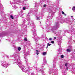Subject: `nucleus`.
<instances>
[{
	"mask_svg": "<svg viewBox=\"0 0 75 75\" xmlns=\"http://www.w3.org/2000/svg\"><path fill=\"white\" fill-rule=\"evenodd\" d=\"M14 62L13 63V64H16V65H18L23 72H28L29 71L28 68L24 67V66L22 65V62L20 59L19 55L16 54L14 56Z\"/></svg>",
	"mask_w": 75,
	"mask_h": 75,
	"instance_id": "nucleus-1",
	"label": "nucleus"
},
{
	"mask_svg": "<svg viewBox=\"0 0 75 75\" xmlns=\"http://www.w3.org/2000/svg\"><path fill=\"white\" fill-rule=\"evenodd\" d=\"M47 25H46V30L47 31H54L55 30H56L57 28H59V25L58 23V22H56L54 26H53L51 28H50V24L51 23L50 22V21L48 20L46 22Z\"/></svg>",
	"mask_w": 75,
	"mask_h": 75,
	"instance_id": "nucleus-2",
	"label": "nucleus"
},
{
	"mask_svg": "<svg viewBox=\"0 0 75 75\" xmlns=\"http://www.w3.org/2000/svg\"><path fill=\"white\" fill-rule=\"evenodd\" d=\"M28 21H29V22L27 25L28 27H30V26H31L32 28H33L32 31L33 33V38H34L35 37L37 36V34H36V31H35V26H34V22L32 21H31L30 19H28Z\"/></svg>",
	"mask_w": 75,
	"mask_h": 75,
	"instance_id": "nucleus-3",
	"label": "nucleus"
},
{
	"mask_svg": "<svg viewBox=\"0 0 75 75\" xmlns=\"http://www.w3.org/2000/svg\"><path fill=\"white\" fill-rule=\"evenodd\" d=\"M74 20H75L73 18H69L68 19H67L65 22L69 24H72V23L74 21Z\"/></svg>",
	"mask_w": 75,
	"mask_h": 75,
	"instance_id": "nucleus-4",
	"label": "nucleus"
},
{
	"mask_svg": "<svg viewBox=\"0 0 75 75\" xmlns=\"http://www.w3.org/2000/svg\"><path fill=\"white\" fill-rule=\"evenodd\" d=\"M68 32L69 33H70V34H71V35H72V34L75 35V29L73 27H72Z\"/></svg>",
	"mask_w": 75,
	"mask_h": 75,
	"instance_id": "nucleus-5",
	"label": "nucleus"
},
{
	"mask_svg": "<svg viewBox=\"0 0 75 75\" xmlns=\"http://www.w3.org/2000/svg\"><path fill=\"white\" fill-rule=\"evenodd\" d=\"M1 65L3 67H4L5 68H7L8 67L9 64H8L6 63V62H3L1 63Z\"/></svg>",
	"mask_w": 75,
	"mask_h": 75,
	"instance_id": "nucleus-6",
	"label": "nucleus"
},
{
	"mask_svg": "<svg viewBox=\"0 0 75 75\" xmlns=\"http://www.w3.org/2000/svg\"><path fill=\"white\" fill-rule=\"evenodd\" d=\"M14 1V0H11L10 1V3L11 4V5H12V6L13 7V8H15V9H16L17 8V7L15 6H13L12 5V4H15V3L13 2V1Z\"/></svg>",
	"mask_w": 75,
	"mask_h": 75,
	"instance_id": "nucleus-7",
	"label": "nucleus"
},
{
	"mask_svg": "<svg viewBox=\"0 0 75 75\" xmlns=\"http://www.w3.org/2000/svg\"><path fill=\"white\" fill-rule=\"evenodd\" d=\"M46 60V58L45 57H44L43 59V64L42 65V66L43 67V66L45 65Z\"/></svg>",
	"mask_w": 75,
	"mask_h": 75,
	"instance_id": "nucleus-8",
	"label": "nucleus"
},
{
	"mask_svg": "<svg viewBox=\"0 0 75 75\" xmlns=\"http://www.w3.org/2000/svg\"><path fill=\"white\" fill-rule=\"evenodd\" d=\"M61 41H60L58 42V45L59 46V47L60 48L59 49H58V51L60 52V51H61V50H62V49L61 48V46H59V45H61Z\"/></svg>",
	"mask_w": 75,
	"mask_h": 75,
	"instance_id": "nucleus-9",
	"label": "nucleus"
},
{
	"mask_svg": "<svg viewBox=\"0 0 75 75\" xmlns=\"http://www.w3.org/2000/svg\"><path fill=\"white\" fill-rule=\"evenodd\" d=\"M42 68L41 69H40L36 67V71H38V72H39V71H41V70H43V69H44V68H44V67H43L42 66Z\"/></svg>",
	"mask_w": 75,
	"mask_h": 75,
	"instance_id": "nucleus-10",
	"label": "nucleus"
},
{
	"mask_svg": "<svg viewBox=\"0 0 75 75\" xmlns=\"http://www.w3.org/2000/svg\"><path fill=\"white\" fill-rule=\"evenodd\" d=\"M50 71L49 72V74H52V73L54 72V71L52 70V69H49Z\"/></svg>",
	"mask_w": 75,
	"mask_h": 75,
	"instance_id": "nucleus-11",
	"label": "nucleus"
},
{
	"mask_svg": "<svg viewBox=\"0 0 75 75\" xmlns=\"http://www.w3.org/2000/svg\"><path fill=\"white\" fill-rule=\"evenodd\" d=\"M31 14V13L29 12L28 13V14H27V17H28V18H29V19H30V15Z\"/></svg>",
	"mask_w": 75,
	"mask_h": 75,
	"instance_id": "nucleus-12",
	"label": "nucleus"
},
{
	"mask_svg": "<svg viewBox=\"0 0 75 75\" xmlns=\"http://www.w3.org/2000/svg\"><path fill=\"white\" fill-rule=\"evenodd\" d=\"M24 40L25 41H26V42H27L26 44H28L29 43V41H27V38H25L24 39Z\"/></svg>",
	"mask_w": 75,
	"mask_h": 75,
	"instance_id": "nucleus-13",
	"label": "nucleus"
},
{
	"mask_svg": "<svg viewBox=\"0 0 75 75\" xmlns=\"http://www.w3.org/2000/svg\"><path fill=\"white\" fill-rule=\"evenodd\" d=\"M68 49H70V50H72V46L71 45H70V46L68 47Z\"/></svg>",
	"mask_w": 75,
	"mask_h": 75,
	"instance_id": "nucleus-14",
	"label": "nucleus"
},
{
	"mask_svg": "<svg viewBox=\"0 0 75 75\" xmlns=\"http://www.w3.org/2000/svg\"><path fill=\"white\" fill-rule=\"evenodd\" d=\"M59 21H60V23L62 24H63V23H64V20L62 19H60Z\"/></svg>",
	"mask_w": 75,
	"mask_h": 75,
	"instance_id": "nucleus-15",
	"label": "nucleus"
},
{
	"mask_svg": "<svg viewBox=\"0 0 75 75\" xmlns=\"http://www.w3.org/2000/svg\"><path fill=\"white\" fill-rule=\"evenodd\" d=\"M71 51L72 50H71V49H68L67 50V52H71Z\"/></svg>",
	"mask_w": 75,
	"mask_h": 75,
	"instance_id": "nucleus-16",
	"label": "nucleus"
},
{
	"mask_svg": "<svg viewBox=\"0 0 75 75\" xmlns=\"http://www.w3.org/2000/svg\"><path fill=\"white\" fill-rule=\"evenodd\" d=\"M32 74L33 75H37V72H34L32 73Z\"/></svg>",
	"mask_w": 75,
	"mask_h": 75,
	"instance_id": "nucleus-17",
	"label": "nucleus"
},
{
	"mask_svg": "<svg viewBox=\"0 0 75 75\" xmlns=\"http://www.w3.org/2000/svg\"><path fill=\"white\" fill-rule=\"evenodd\" d=\"M50 12L51 13H55V9H54L53 10H52Z\"/></svg>",
	"mask_w": 75,
	"mask_h": 75,
	"instance_id": "nucleus-18",
	"label": "nucleus"
},
{
	"mask_svg": "<svg viewBox=\"0 0 75 75\" xmlns=\"http://www.w3.org/2000/svg\"><path fill=\"white\" fill-rule=\"evenodd\" d=\"M3 10V8L2 7H0V12H2V11Z\"/></svg>",
	"mask_w": 75,
	"mask_h": 75,
	"instance_id": "nucleus-19",
	"label": "nucleus"
},
{
	"mask_svg": "<svg viewBox=\"0 0 75 75\" xmlns=\"http://www.w3.org/2000/svg\"><path fill=\"white\" fill-rule=\"evenodd\" d=\"M56 36L58 37L59 35V32H57L55 33Z\"/></svg>",
	"mask_w": 75,
	"mask_h": 75,
	"instance_id": "nucleus-20",
	"label": "nucleus"
},
{
	"mask_svg": "<svg viewBox=\"0 0 75 75\" xmlns=\"http://www.w3.org/2000/svg\"><path fill=\"white\" fill-rule=\"evenodd\" d=\"M24 59L25 60V61L27 62V61H28V59L26 57H24Z\"/></svg>",
	"mask_w": 75,
	"mask_h": 75,
	"instance_id": "nucleus-21",
	"label": "nucleus"
},
{
	"mask_svg": "<svg viewBox=\"0 0 75 75\" xmlns=\"http://www.w3.org/2000/svg\"><path fill=\"white\" fill-rule=\"evenodd\" d=\"M36 20H40V18L38 16H36Z\"/></svg>",
	"mask_w": 75,
	"mask_h": 75,
	"instance_id": "nucleus-22",
	"label": "nucleus"
},
{
	"mask_svg": "<svg viewBox=\"0 0 75 75\" xmlns=\"http://www.w3.org/2000/svg\"><path fill=\"white\" fill-rule=\"evenodd\" d=\"M67 64L66 63L65 64V67H66V69H67V70H68V67H67Z\"/></svg>",
	"mask_w": 75,
	"mask_h": 75,
	"instance_id": "nucleus-23",
	"label": "nucleus"
},
{
	"mask_svg": "<svg viewBox=\"0 0 75 75\" xmlns=\"http://www.w3.org/2000/svg\"><path fill=\"white\" fill-rule=\"evenodd\" d=\"M46 54H47V52H44L43 53V55H45Z\"/></svg>",
	"mask_w": 75,
	"mask_h": 75,
	"instance_id": "nucleus-24",
	"label": "nucleus"
},
{
	"mask_svg": "<svg viewBox=\"0 0 75 75\" xmlns=\"http://www.w3.org/2000/svg\"><path fill=\"white\" fill-rule=\"evenodd\" d=\"M21 48L19 47L18 48V51H20V50H21Z\"/></svg>",
	"mask_w": 75,
	"mask_h": 75,
	"instance_id": "nucleus-25",
	"label": "nucleus"
},
{
	"mask_svg": "<svg viewBox=\"0 0 75 75\" xmlns=\"http://www.w3.org/2000/svg\"><path fill=\"white\" fill-rule=\"evenodd\" d=\"M10 17L12 18V19H14V17H13V16L12 15L10 16Z\"/></svg>",
	"mask_w": 75,
	"mask_h": 75,
	"instance_id": "nucleus-26",
	"label": "nucleus"
},
{
	"mask_svg": "<svg viewBox=\"0 0 75 75\" xmlns=\"http://www.w3.org/2000/svg\"><path fill=\"white\" fill-rule=\"evenodd\" d=\"M36 52H37L36 53L37 55H38V54H39V53L38 52H39L38 50H37Z\"/></svg>",
	"mask_w": 75,
	"mask_h": 75,
	"instance_id": "nucleus-27",
	"label": "nucleus"
},
{
	"mask_svg": "<svg viewBox=\"0 0 75 75\" xmlns=\"http://www.w3.org/2000/svg\"><path fill=\"white\" fill-rule=\"evenodd\" d=\"M62 67H63V65H61L60 66V68L61 69L62 68Z\"/></svg>",
	"mask_w": 75,
	"mask_h": 75,
	"instance_id": "nucleus-28",
	"label": "nucleus"
},
{
	"mask_svg": "<svg viewBox=\"0 0 75 75\" xmlns=\"http://www.w3.org/2000/svg\"><path fill=\"white\" fill-rule=\"evenodd\" d=\"M40 39V38L38 37H37V38L36 39H35V41H37V40H39Z\"/></svg>",
	"mask_w": 75,
	"mask_h": 75,
	"instance_id": "nucleus-29",
	"label": "nucleus"
},
{
	"mask_svg": "<svg viewBox=\"0 0 75 75\" xmlns=\"http://www.w3.org/2000/svg\"><path fill=\"white\" fill-rule=\"evenodd\" d=\"M50 18H52V16L47 17L48 19H50Z\"/></svg>",
	"mask_w": 75,
	"mask_h": 75,
	"instance_id": "nucleus-30",
	"label": "nucleus"
},
{
	"mask_svg": "<svg viewBox=\"0 0 75 75\" xmlns=\"http://www.w3.org/2000/svg\"><path fill=\"white\" fill-rule=\"evenodd\" d=\"M62 14H64V16H66L67 15H66V14H65V13H64V11H62Z\"/></svg>",
	"mask_w": 75,
	"mask_h": 75,
	"instance_id": "nucleus-31",
	"label": "nucleus"
},
{
	"mask_svg": "<svg viewBox=\"0 0 75 75\" xmlns=\"http://www.w3.org/2000/svg\"><path fill=\"white\" fill-rule=\"evenodd\" d=\"M42 72L43 75H45V73H44V72L43 71H42Z\"/></svg>",
	"mask_w": 75,
	"mask_h": 75,
	"instance_id": "nucleus-32",
	"label": "nucleus"
},
{
	"mask_svg": "<svg viewBox=\"0 0 75 75\" xmlns=\"http://www.w3.org/2000/svg\"><path fill=\"white\" fill-rule=\"evenodd\" d=\"M17 1H18V2H19V3H22V2L20 1L19 0H17Z\"/></svg>",
	"mask_w": 75,
	"mask_h": 75,
	"instance_id": "nucleus-33",
	"label": "nucleus"
},
{
	"mask_svg": "<svg viewBox=\"0 0 75 75\" xmlns=\"http://www.w3.org/2000/svg\"><path fill=\"white\" fill-rule=\"evenodd\" d=\"M56 66V64H55V63L54 64H53L54 68H55V67Z\"/></svg>",
	"mask_w": 75,
	"mask_h": 75,
	"instance_id": "nucleus-34",
	"label": "nucleus"
},
{
	"mask_svg": "<svg viewBox=\"0 0 75 75\" xmlns=\"http://www.w3.org/2000/svg\"><path fill=\"white\" fill-rule=\"evenodd\" d=\"M23 10H26V8L25 7H23Z\"/></svg>",
	"mask_w": 75,
	"mask_h": 75,
	"instance_id": "nucleus-35",
	"label": "nucleus"
},
{
	"mask_svg": "<svg viewBox=\"0 0 75 75\" xmlns=\"http://www.w3.org/2000/svg\"><path fill=\"white\" fill-rule=\"evenodd\" d=\"M13 57V56H9V57L8 56H6V57H7V58H9V57Z\"/></svg>",
	"mask_w": 75,
	"mask_h": 75,
	"instance_id": "nucleus-36",
	"label": "nucleus"
},
{
	"mask_svg": "<svg viewBox=\"0 0 75 75\" xmlns=\"http://www.w3.org/2000/svg\"><path fill=\"white\" fill-rule=\"evenodd\" d=\"M47 45H48V46H50V45H51V44H50L49 43H48Z\"/></svg>",
	"mask_w": 75,
	"mask_h": 75,
	"instance_id": "nucleus-37",
	"label": "nucleus"
},
{
	"mask_svg": "<svg viewBox=\"0 0 75 75\" xmlns=\"http://www.w3.org/2000/svg\"><path fill=\"white\" fill-rule=\"evenodd\" d=\"M51 43H52V44H54V42L53 41H52L51 42Z\"/></svg>",
	"mask_w": 75,
	"mask_h": 75,
	"instance_id": "nucleus-38",
	"label": "nucleus"
},
{
	"mask_svg": "<svg viewBox=\"0 0 75 75\" xmlns=\"http://www.w3.org/2000/svg\"><path fill=\"white\" fill-rule=\"evenodd\" d=\"M61 57L62 58H64V55H61Z\"/></svg>",
	"mask_w": 75,
	"mask_h": 75,
	"instance_id": "nucleus-39",
	"label": "nucleus"
},
{
	"mask_svg": "<svg viewBox=\"0 0 75 75\" xmlns=\"http://www.w3.org/2000/svg\"><path fill=\"white\" fill-rule=\"evenodd\" d=\"M49 40L50 41H52V38H50L49 39Z\"/></svg>",
	"mask_w": 75,
	"mask_h": 75,
	"instance_id": "nucleus-40",
	"label": "nucleus"
},
{
	"mask_svg": "<svg viewBox=\"0 0 75 75\" xmlns=\"http://www.w3.org/2000/svg\"><path fill=\"white\" fill-rule=\"evenodd\" d=\"M26 64L27 65H28H28H29V64H28V63L27 62L26 63Z\"/></svg>",
	"mask_w": 75,
	"mask_h": 75,
	"instance_id": "nucleus-41",
	"label": "nucleus"
},
{
	"mask_svg": "<svg viewBox=\"0 0 75 75\" xmlns=\"http://www.w3.org/2000/svg\"><path fill=\"white\" fill-rule=\"evenodd\" d=\"M57 39V37H54V40H55V39Z\"/></svg>",
	"mask_w": 75,
	"mask_h": 75,
	"instance_id": "nucleus-42",
	"label": "nucleus"
},
{
	"mask_svg": "<svg viewBox=\"0 0 75 75\" xmlns=\"http://www.w3.org/2000/svg\"><path fill=\"white\" fill-rule=\"evenodd\" d=\"M48 3H50L51 2V1H48Z\"/></svg>",
	"mask_w": 75,
	"mask_h": 75,
	"instance_id": "nucleus-43",
	"label": "nucleus"
},
{
	"mask_svg": "<svg viewBox=\"0 0 75 75\" xmlns=\"http://www.w3.org/2000/svg\"><path fill=\"white\" fill-rule=\"evenodd\" d=\"M25 21L23 22V25H24V24H25Z\"/></svg>",
	"mask_w": 75,
	"mask_h": 75,
	"instance_id": "nucleus-44",
	"label": "nucleus"
},
{
	"mask_svg": "<svg viewBox=\"0 0 75 75\" xmlns=\"http://www.w3.org/2000/svg\"><path fill=\"white\" fill-rule=\"evenodd\" d=\"M46 6V4H45V5H44V6H44V7H45Z\"/></svg>",
	"mask_w": 75,
	"mask_h": 75,
	"instance_id": "nucleus-45",
	"label": "nucleus"
},
{
	"mask_svg": "<svg viewBox=\"0 0 75 75\" xmlns=\"http://www.w3.org/2000/svg\"><path fill=\"white\" fill-rule=\"evenodd\" d=\"M48 45H47V47H46V48L47 49V48H48Z\"/></svg>",
	"mask_w": 75,
	"mask_h": 75,
	"instance_id": "nucleus-46",
	"label": "nucleus"
},
{
	"mask_svg": "<svg viewBox=\"0 0 75 75\" xmlns=\"http://www.w3.org/2000/svg\"><path fill=\"white\" fill-rule=\"evenodd\" d=\"M70 38L71 39H72V37H70Z\"/></svg>",
	"mask_w": 75,
	"mask_h": 75,
	"instance_id": "nucleus-47",
	"label": "nucleus"
},
{
	"mask_svg": "<svg viewBox=\"0 0 75 75\" xmlns=\"http://www.w3.org/2000/svg\"><path fill=\"white\" fill-rule=\"evenodd\" d=\"M41 15H43V13H41Z\"/></svg>",
	"mask_w": 75,
	"mask_h": 75,
	"instance_id": "nucleus-48",
	"label": "nucleus"
},
{
	"mask_svg": "<svg viewBox=\"0 0 75 75\" xmlns=\"http://www.w3.org/2000/svg\"><path fill=\"white\" fill-rule=\"evenodd\" d=\"M57 0V1H59V0Z\"/></svg>",
	"mask_w": 75,
	"mask_h": 75,
	"instance_id": "nucleus-49",
	"label": "nucleus"
},
{
	"mask_svg": "<svg viewBox=\"0 0 75 75\" xmlns=\"http://www.w3.org/2000/svg\"><path fill=\"white\" fill-rule=\"evenodd\" d=\"M36 11H38V10H36Z\"/></svg>",
	"mask_w": 75,
	"mask_h": 75,
	"instance_id": "nucleus-50",
	"label": "nucleus"
},
{
	"mask_svg": "<svg viewBox=\"0 0 75 75\" xmlns=\"http://www.w3.org/2000/svg\"><path fill=\"white\" fill-rule=\"evenodd\" d=\"M63 72V74H64V73L63 72V71H62Z\"/></svg>",
	"mask_w": 75,
	"mask_h": 75,
	"instance_id": "nucleus-51",
	"label": "nucleus"
},
{
	"mask_svg": "<svg viewBox=\"0 0 75 75\" xmlns=\"http://www.w3.org/2000/svg\"><path fill=\"white\" fill-rule=\"evenodd\" d=\"M75 74V73H74V72L73 73V74Z\"/></svg>",
	"mask_w": 75,
	"mask_h": 75,
	"instance_id": "nucleus-52",
	"label": "nucleus"
},
{
	"mask_svg": "<svg viewBox=\"0 0 75 75\" xmlns=\"http://www.w3.org/2000/svg\"><path fill=\"white\" fill-rule=\"evenodd\" d=\"M71 17H73V16H71Z\"/></svg>",
	"mask_w": 75,
	"mask_h": 75,
	"instance_id": "nucleus-53",
	"label": "nucleus"
},
{
	"mask_svg": "<svg viewBox=\"0 0 75 75\" xmlns=\"http://www.w3.org/2000/svg\"><path fill=\"white\" fill-rule=\"evenodd\" d=\"M42 28H43V29H44V27H42Z\"/></svg>",
	"mask_w": 75,
	"mask_h": 75,
	"instance_id": "nucleus-54",
	"label": "nucleus"
},
{
	"mask_svg": "<svg viewBox=\"0 0 75 75\" xmlns=\"http://www.w3.org/2000/svg\"><path fill=\"white\" fill-rule=\"evenodd\" d=\"M75 40H73V41H74H74H75Z\"/></svg>",
	"mask_w": 75,
	"mask_h": 75,
	"instance_id": "nucleus-55",
	"label": "nucleus"
},
{
	"mask_svg": "<svg viewBox=\"0 0 75 75\" xmlns=\"http://www.w3.org/2000/svg\"><path fill=\"white\" fill-rule=\"evenodd\" d=\"M36 65H37V64H36Z\"/></svg>",
	"mask_w": 75,
	"mask_h": 75,
	"instance_id": "nucleus-56",
	"label": "nucleus"
},
{
	"mask_svg": "<svg viewBox=\"0 0 75 75\" xmlns=\"http://www.w3.org/2000/svg\"><path fill=\"white\" fill-rule=\"evenodd\" d=\"M40 3H41V2H40Z\"/></svg>",
	"mask_w": 75,
	"mask_h": 75,
	"instance_id": "nucleus-57",
	"label": "nucleus"
},
{
	"mask_svg": "<svg viewBox=\"0 0 75 75\" xmlns=\"http://www.w3.org/2000/svg\"><path fill=\"white\" fill-rule=\"evenodd\" d=\"M26 55H27V54H26Z\"/></svg>",
	"mask_w": 75,
	"mask_h": 75,
	"instance_id": "nucleus-58",
	"label": "nucleus"
}]
</instances>
